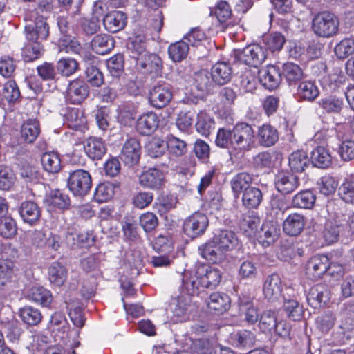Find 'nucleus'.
I'll use <instances>...</instances> for the list:
<instances>
[{
  "mask_svg": "<svg viewBox=\"0 0 354 354\" xmlns=\"http://www.w3.org/2000/svg\"><path fill=\"white\" fill-rule=\"evenodd\" d=\"M212 240L225 252L236 249L239 245V241L235 233L228 230H219Z\"/></svg>",
  "mask_w": 354,
  "mask_h": 354,
  "instance_id": "obj_25",
  "label": "nucleus"
},
{
  "mask_svg": "<svg viewBox=\"0 0 354 354\" xmlns=\"http://www.w3.org/2000/svg\"><path fill=\"white\" fill-rule=\"evenodd\" d=\"M281 76L279 68L275 65H268L259 71V82L270 91L279 86Z\"/></svg>",
  "mask_w": 354,
  "mask_h": 354,
  "instance_id": "obj_11",
  "label": "nucleus"
},
{
  "mask_svg": "<svg viewBox=\"0 0 354 354\" xmlns=\"http://www.w3.org/2000/svg\"><path fill=\"white\" fill-rule=\"evenodd\" d=\"M25 32L28 40L35 39L41 41L48 37L49 26L44 17L38 16L34 22L25 26Z\"/></svg>",
  "mask_w": 354,
  "mask_h": 354,
  "instance_id": "obj_9",
  "label": "nucleus"
},
{
  "mask_svg": "<svg viewBox=\"0 0 354 354\" xmlns=\"http://www.w3.org/2000/svg\"><path fill=\"white\" fill-rule=\"evenodd\" d=\"M327 269H328V258L323 254L312 257L306 264V274L313 280L321 278L326 273Z\"/></svg>",
  "mask_w": 354,
  "mask_h": 354,
  "instance_id": "obj_10",
  "label": "nucleus"
},
{
  "mask_svg": "<svg viewBox=\"0 0 354 354\" xmlns=\"http://www.w3.org/2000/svg\"><path fill=\"white\" fill-rule=\"evenodd\" d=\"M17 232V227L14 219L10 217L0 218V235L6 239H11Z\"/></svg>",
  "mask_w": 354,
  "mask_h": 354,
  "instance_id": "obj_62",
  "label": "nucleus"
},
{
  "mask_svg": "<svg viewBox=\"0 0 354 354\" xmlns=\"http://www.w3.org/2000/svg\"><path fill=\"white\" fill-rule=\"evenodd\" d=\"M65 117L68 127L72 129L78 130L86 123L83 112L77 108L69 109Z\"/></svg>",
  "mask_w": 354,
  "mask_h": 354,
  "instance_id": "obj_51",
  "label": "nucleus"
},
{
  "mask_svg": "<svg viewBox=\"0 0 354 354\" xmlns=\"http://www.w3.org/2000/svg\"><path fill=\"white\" fill-rule=\"evenodd\" d=\"M26 297L35 303L44 307H48L53 301V295L50 290L43 286H33L27 292Z\"/></svg>",
  "mask_w": 354,
  "mask_h": 354,
  "instance_id": "obj_27",
  "label": "nucleus"
},
{
  "mask_svg": "<svg viewBox=\"0 0 354 354\" xmlns=\"http://www.w3.org/2000/svg\"><path fill=\"white\" fill-rule=\"evenodd\" d=\"M48 201L50 205L60 209L68 208L71 203L68 196L60 190L52 192Z\"/></svg>",
  "mask_w": 354,
  "mask_h": 354,
  "instance_id": "obj_55",
  "label": "nucleus"
},
{
  "mask_svg": "<svg viewBox=\"0 0 354 354\" xmlns=\"http://www.w3.org/2000/svg\"><path fill=\"white\" fill-rule=\"evenodd\" d=\"M89 95V88L86 83L80 79L70 81L66 91V100L73 104H80Z\"/></svg>",
  "mask_w": 354,
  "mask_h": 354,
  "instance_id": "obj_7",
  "label": "nucleus"
},
{
  "mask_svg": "<svg viewBox=\"0 0 354 354\" xmlns=\"http://www.w3.org/2000/svg\"><path fill=\"white\" fill-rule=\"evenodd\" d=\"M114 195V187L109 183H103L95 188L94 198L98 203L108 201Z\"/></svg>",
  "mask_w": 354,
  "mask_h": 354,
  "instance_id": "obj_57",
  "label": "nucleus"
},
{
  "mask_svg": "<svg viewBox=\"0 0 354 354\" xmlns=\"http://www.w3.org/2000/svg\"><path fill=\"white\" fill-rule=\"evenodd\" d=\"M207 306L211 310L223 313L230 308V298L225 293L214 292L209 297Z\"/></svg>",
  "mask_w": 354,
  "mask_h": 354,
  "instance_id": "obj_32",
  "label": "nucleus"
},
{
  "mask_svg": "<svg viewBox=\"0 0 354 354\" xmlns=\"http://www.w3.org/2000/svg\"><path fill=\"white\" fill-rule=\"evenodd\" d=\"M280 234V227L274 222H266L261 225L256 239L263 247L275 242Z\"/></svg>",
  "mask_w": 354,
  "mask_h": 354,
  "instance_id": "obj_17",
  "label": "nucleus"
},
{
  "mask_svg": "<svg viewBox=\"0 0 354 354\" xmlns=\"http://www.w3.org/2000/svg\"><path fill=\"white\" fill-rule=\"evenodd\" d=\"M278 254L281 260L288 261L296 257L303 256L304 250L298 247L297 243L286 239L281 241Z\"/></svg>",
  "mask_w": 354,
  "mask_h": 354,
  "instance_id": "obj_35",
  "label": "nucleus"
},
{
  "mask_svg": "<svg viewBox=\"0 0 354 354\" xmlns=\"http://www.w3.org/2000/svg\"><path fill=\"white\" fill-rule=\"evenodd\" d=\"M59 52L81 54L82 46L78 40L68 35H64L58 41Z\"/></svg>",
  "mask_w": 354,
  "mask_h": 354,
  "instance_id": "obj_43",
  "label": "nucleus"
},
{
  "mask_svg": "<svg viewBox=\"0 0 354 354\" xmlns=\"http://www.w3.org/2000/svg\"><path fill=\"white\" fill-rule=\"evenodd\" d=\"M136 61V69L142 73H149L157 70L160 59L154 54L144 53L139 56L131 55Z\"/></svg>",
  "mask_w": 354,
  "mask_h": 354,
  "instance_id": "obj_24",
  "label": "nucleus"
},
{
  "mask_svg": "<svg viewBox=\"0 0 354 354\" xmlns=\"http://www.w3.org/2000/svg\"><path fill=\"white\" fill-rule=\"evenodd\" d=\"M306 219L302 214L294 212L290 214L283 221V230L290 236H297L304 230Z\"/></svg>",
  "mask_w": 354,
  "mask_h": 354,
  "instance_id": "obj_18",
  "label": "nucleus"
},
{
  "mask_svg": "<svg viewBox=\"0 0 354 354\" xmlns=\"http://www.w3.org/2000/svg\"><path fill=\"white\" fill-rule=\"evenodd\" d=\"M188 52V44L183 39L171 44L168 48L169 56L174 62H180L185 59Z\"/></svg>",
  "mask_w": 354,
  "mask_h": 354,
  "instance_id": "obj_49",
  "label": "nucleus"
},
{
  "mask_svg": "<svg viewBox=\"0 0 354 354\" xmlns=\"http://www.w3.org/2000/svg\"><path fill=\"white\" fill-rule=\"evenodd\" d=\"M92 185V179L88 171L76 169L69 172L67 187L75 195L83 196L88 194Z\"/></svg>",
  "mask_w": 354,
  "mask_h": 354,
  "instance_id": "obj_3",
  "label": "nucleus"
},
{
  "mask_svg": "<svg viewBox=\"0 0 354 354\" xmlns=\"http://www.w3.org/2000/svg\"><path fill=\"white\" fill-rule=\"evenodd\" d=\"M194 117L195 111L194 110H183L178 115L176 126L180 131H185L192 127Z\"/></svg>",
  "mask_w": 354,
  "mask_h": 354,
  "instance_id": "obj_64",
  "label": "nucleus"
},
{
  "mask_svg": "<svg viewBox=\"0 0 354 354\" xmlns=\"http://www.w3.org/2000/svg\"><path fill=\"white\" fill-rule=\"evenodd\" d=\"M240 306L241 310L245 311V319L249 324H254L259 319V315L257 308H255L252 301L250 299H240Z\"/></svg>",
  "mask_w": 354,
  "mask_h": 354,
  "instance_id": "obj_60",
  "label": "nucleus"
},
{
  "mask_svg": "<svg viewBox=\"0 0 354 354\" xmlns=\"http://www.w3.org/2000/svg\"><path fill=\"white\" fill-rule=\"evenodd\" d=\"M318 103L325 111L329 113H339L344 105L342 99L332 95L321 99Z\"/></svg>",
  "mask_w": 354,
  "mask_h": 354,
  "instance_id": "obj_53",
  "label": "nucleus"
},
{
  "mask_svg": "<svg viewBox=\"0 0 354 354\" xmlns=\"http://www.w3.org/2000/svg\"><path fill=\"white\" fill-rule=\"evenodd\" d=\"M139 183L145 188L158 190L163 185L164 175L156 168H149L140 175Z\"/></svg>",
  "mask_w": 354,
  "mask_h": 354,
  "instance_id": "obj_15",
  "label": "nucleus"
},
{
  "mask_svg": "<svg viewBox=\"0 0 354 354\" xmlns=\"http://www.w3.org/2000/svg\"><path fill=\"white\" fill-rule=\"evenodd\" d=\"M41 162L44 169L49 174H57L62 170L61 156L56 151L44 153Z\"/></svg>",
  "mask_w": 354,
  "mask_h": 354,
  "instance_id": "obj_31",
  "label": "nucleus"
},
{
  "mask_svg": "<svg viewBox=\"0 0 354 354\" xmlns=\"http://www.w3.org/2000/svg\"><path fill=\"white\" fill-rule=\"evenodd\" d=\"M274 185L278 192L288 194L298 188L299 178L290 173L279 172L275 176Z\"/></svg>",
  "mask_w": 354,
  "mask_h": 354,
  "instance_id": "obj_14",
  "label": "nucleus"
},
{
  "mask_svg": "<svg viewBox=\"0 0 354 354\" xmlns=\"http://www.w3.org/2000/svg\"><path fill=\"white\" fill-rule=\"evenodd\" d=\"M114 47V41L109 35H97L91 41L92 49L99 55L109 53Z\"/></svg>",
  "mask_w": 354,
  "mask_h": 354,
  "instance_id": "obj_37",
  "label": "nucleus"
},
{
  "mask_svg": "<svg viewBox=\"0 0 354 354\" xmlns=\"http://www.w3.org/2000/svg\"><path fill=\"white\" fill-rule=\"evenodd\" d=\"M281 75L284 77L289 86L299 83L306 77L301 67L292 62H287L283 65Z\"/></svg>",
  "mask_w": 354,
  "mask_h": 354,
  "instance_id": "obj_28",
  "label": "nucleus"
},
{
  "mask_svg": "<svg viewBox=\"0 0 354 354\" xmlns=\"http://www.w3.org/2000/svg\"><path fill=\"white\" fill-rule=\"evenodd\" d=\"M256 338L251 331L240 330L231 336L232 344L239 348H247L254 346Z\"/></svg>",
  "mask_w": 354,
  "mask_h": 354,
  "instance_id": "obj_40",
  "label": "nucleus"
},
{
  "mask_svg": "<svg viewBox=\"0 0 354 354\" xmlns=\"http://www.w3.org/2000/svg\"><path fill=\"white\" fill-rule=\"evenodd\" d=\"M241 200L247 209H257L263 201L262 192L258 187H249L243 192Z\"/></svg>",
  "mask_w": 354,
  "mask_h": 354,
  "instance_id": "obj_34",
  "label": "nucleus"
},
{
  "mask_svg": "<svg viewBox=\"0 0 354 354\" xmlns=\"http://www.w3.org/2000/svg\"><path fill=\"white\" fill-rule=\"evenodd\" d=\"M344 230V225L336 220H328L324 224L322 237L330 245L337 242L340 233Z\"/></svg>",
  "mask_w": 354,
  "mask_h": 354,
  "instance_id": "obj_29",
  "label": "nucleus"
},
{
  "mask_svg": "<svg viewBox=\"0 0 354 354\" xmlns=\"http://www.w3.org/2000/svg\"><path fill=\"white\" fill-rule=\"evenodd\" d=\"M316 201L315 194L309 189L303 190L295 194L292 199L293 207L310 209Z\"/></svg>",
  "mask_w": 354,
  "mask_h": 354,
  "instance_id": "obj_38",
  "label": "nucleus"
},
{
  "mask_svg": "<svg viewBox=\"0 0 354 354\" xmlns=\"http://www.w3.org/2000/svg\"><path fill=\"white\" fill-rule=\"evenodd\" d=\"M196 131L203 136H208L215 129V122L212 117L205 111H200L196 118Z\"/></svg>",
  "mask_w": 354,
  "mask_h": 354,
  "instance_id": "obj_39",
  "label": "nucleus"
},
{
  "mask_svg": "<svg viewBox=\"0 0 354 354\" xmlns=\"http://www.w3.org/2000/svg\"><path fill=\"white\" fill-rule=\"evenodd\" d=\"M173 97L172 88L166 83H158L153 86L149 94L150 104L156 109L167 106Z\"/></svg>",
  "mask_w": 354,
  "mask_h": 354,
  "instance_id": "obj_6",
  "label": "nucleus"
},
{
  "mask_svg": "<svg viewBox=\"0 0 354 354\" xmlns=\"http://www.w3.org/2000/svg\"><path fill=\"white\" fill-rule=\"evenodd\" d=\"M67 277L66 269L59 262H53L48 268V277L51 283L60 286L65 282Z\"/></svg>",
  "mask_w": 354,
  "mask_h": 354,
  "instance_id": "obj_45",
  "label": "nucleus"
},
{
  "mask_svg": "<svg viewBox=\"0 0 354 354\" xmlns=\"http://www.w3.org/2000/svg\"><path fill=\"white\" fill-rule=\"evenodd\" d=\"M232 149L239 152L249 151L254 144V130L246 123L237 124L232 129Z\"/></svg>",
  "mask_w": 354,
  "mask_h": 354,
  "instance_id": "obj_2",
  "label": "nucleus"
},
{
  "mask_svg": "<svg viewBox=\"0 0 354 354\" xmlns=\"http://www.w3.org/2000/svg\"><path fill=\"white\" fill-rule=\"evenodd\" d=\"M232 74L230 65L224 62H217L212 66L211 71L212 80L220 85L228 82L231 80Z\"/></svg>",
  "mask_w": 354,
  "mask_h": 354,
  "instance_id": "obj_30",
  "label": "nucleus"
},
{
  "mask_svg": "<svg viewBox=\"0 0 354 354\" xmlns=\"http://www.w3.org/2000/svg\"><path fill=\"white\" fill-rule=\"evenodd\" d=\"M19 212L23 221L31 225L39 221L41 217L39 207L36 203L31 201L21 203Z\"/></svg>",
  "mask_w": 354,
  "mask_h": 354,
  "instance_id": "obj_26",
  "label": "nucleus"
},
{
  "mask_svg": "<svg viewBox=\"0 0 354 354\" xmlns=\"http://www.w3.org/2000/svg\"><path fill=\"white\" fill-rule=\"evenodd\" d=\"M200 254L212 263H221L226 259V252L212 240L199 248Z\"/></svg>",
  "mask_w": 354,
  "mask_h": 354,
  "instance_id": "obj_19",
  "label": "nucleus"
},
{
  "mask_svg": "<svg viewBox=\"0 0 354 354\" xmlns=\"http://www.w3.org/2000/svg\"><path fill=\"white\" fill-rule=\"evenodd\" d=\"M196 270L202 288H214L219 284L221 273L218 269L211 266H201Z\"/></svg>",
  "mask_w": 354,
  "mask_h": 354,
  "instance_id": "obj_13",
  "label": "nucleus"
},
{
  "mask_svg": "<svg viewBox=\"0 0 354 354\" xmlns=\"http://www.w3.org/2000/svg\"><path fill=\"white\" fill-rule=\"evenodd\" d=\"M127 15L122 11L114 10L106 14L103 19L105 29L110 32H117L127 24Z\"/></svg>",
  "mask_w": 354,
  "mask_h": 354,
  "instance_id": "obj_23",
  "label": "nucleus"
},
{
  "mask_svg": "<svg viewBox=\"0 0 354 354\" xmlns=\"http://www.w3.org/2000/svg\"><path fill=\"white\" fill-rule=\"evenodd\" d=\"M236 59L241 63L252 67H257L266 58V51L257 44H250L237 50Z\"/></svg>",
  "mask_w": 354,
  "mask_h": 354,
  "instance_id": "obj_5",
  "label": "nucleus"
},
{
  "mask_svg": "<svg viewBox=\"0 0 354 354\" xmlns=\"http://www.w3.org/2000/svg\"><path fill=\"white\" fill-rule=\"evenodd\" d=\"M277 322L276 313L271 310H265L259 319V327L263 333L274 330Z\"/></svg>",
  "mask_w": 354,
  "mask_h": 354,
  "instance_id": "obj_58",
  "label": "nucleus"
},
{
  "mask_svg": "<svg viewBox=\"0 0 354 354\" xmlns=\"http://www.w3.org/2000/svg\"><path fill=\"white\" fill-rule=\"evenodd\" d=\"M312 164L319 168L325 169L332 162V156L329 150L322 146L315 148L310 153Z\"/></svg>",
  "mask_w": 354,
  "mask_h": 354,
  "instance_id": "obj_33",
  "label": "nucleus"
},
{
  "mask_svg": "<svg viewBox=\"0 0 354 354\" xmlns=\"http://www.w3.org/2000/svg\"><path fill=\"white\" fill-rule=\"evenodd\" d=\"M329 299L330 291L326 286L322 284L313 286L307 295L308 303L314 308L326 304Z\"/></svg>",
  "mask_w": 354,
  "mask_h": 354,
  "instance_id": "obj_22",
  "label": "nucleus"
},
{
  "mask_svg": "<svg viewBox=\"0 0 354 354\" xmlns=\"http://www.w3.org/2000/svg\"><path fill=\"white\" fill-rule=\"evenodd\" d=\"M260 218L257 216H245L241 223V227L245 234L249 237H257L259 233Z\"/></svg>",
  "mask_w": 354,
  "mask_h": 354,
  "instance_id": "obj_63",
  "label": "nucleus"
},
{
  "mask_svg": "<svg viewBox=\"0 0 354 354\" xmlns=\"http://www.w3.org/2000/svg\"><path fill=\"white\" fill-rule=\"evenodd\" d=\"M282 290V281L278 274L273 273L266 278L263 286V294L268 301H277L281 297Z\"/></svg>",
  "mask_w": 354,
  "mask_h": 354,
  "instance_id": "obj_8",
  "label": "nucleus"
},
{
  "mask_svg": "<svg viewBox=\"0 0 354 354\" xmlns=\"http://www.w3.org/2000/svg\"><path fill=\"white\" fill-rule=\"evenodd\" d=\"M309 160L307 153L301 150L292 152L289 157V165L292 171L302 172L308 165Z\"/></svg>",
  "mask_w": 354,
  "mask_h": 354,
  "instance_id": "obj_47",
  "label": "nucleus"
},
{
  "mask_svg": "<svg viewBox=\"0 0 354 354\" xmlns=\"http://www.w3.org/2000/svg\"><path fill=\"white\" fill-rule=\"evenodd\" d=\"M252 176L247 172H240L236 174L230 181L232 190L234 195L238 196L241 193L244 192L245 189L251 187Z\"/></svg>",
  "mask_w": 354,
  "mask_h": 354,
  "instance_id": "obj_41",
  "label": "nucleus"
},
{
  "mask_svg": "<svg viewBox=\"0 0 354 354\" xmlns=\"http://www.w3.org/2000/svg\"><path fill=\"white\" fill-rule=\"evenodd\" d=\"M183 291L189 296L197 295L199 292V288L201 286L200 279L197 276V270L194 274H190L189 272H186L182 279Z\"/></svg>",
  "mask_w": 354,
  "mask_h": 354,
  "instance_id": "obj_44",
  "label": "nucleus"
},
{
  "mask_svg": "<svg viewBox=\"0 0 354 354\" xmlns=\"http://www.w3.org/2000/svg\"><path fill=\"white\" fill-rule=\"evenodd\" d=\"M52 332L62 333L64 335L68 330V322L63 313H55L52 316L48 324Z\"/></svg>",
  "mask_w": 354,
  "mask_h": 354,
  "instance_id": "obj_61",
  "label": "nucleus"
},
{
  "mask_svg": "<svg viewBox=\"0 0 354 354\" xmlns=\"http://www.w3.org/2000/svg\"><path fill=\"white\" fill-rule=\"evenodd\" d=\"M1 330L7 339L13 344H17L20 339L22 330L16 320L1 322Z\"/></svg>",
  "mask_w": 354,
  "mask_h": 354,
  "instance_id": "obj_48",
  "label": "nucleus"
},
{
  "mask_svg": "<svg viewBox=\"0 0 354 354\" xmlns=\"http://www.w3.org/2000/svg\"><path fill=\"white\" fill-rule=\"evenodd\" d=\"M339 195L347 203H354V174L345 179L339 188Z\"/></svg>",
  "mask_w": 354,
  "mask_h": 354,
  "instance_id": "obj_54",
  "label": "nucleus"
},
{
  "mask_svg": "<svg viewBox=\"0 0 354 354\" xmlns=\"http://www.w3.org/2000/svg\"><path fill=\"white\" fill-rule=\"evenodd\" d=\"M159 122V117L156 113H145L137 120L136 131L141 135L150 136L158 129Z\"/></svg>",
  "mask_w": 354,
  "mask_h": 354,
  "instance_id": "obj_16",
  "label": "nucleus"
},
{
  "mask_svg": "<svg viewBox=\"0 0 354 354\" xmlns=\"http://www.w3.org/2000/svg\"><path fill=\"white\" fill-rule=\"evenodd\" d=\"M43 51V46L40 41L28 40V42L22 48V55L25 61L31 62L39 58Z\"/></svg>",
  "mask_w": 354,
  "mask_h": 354,
  "instance_id": "obj_50",
  "label": "nucleus"
},
{
  "mask_svg": "<svg viewBox=\"0 0 354 354\" xmlns=\"http://www.w3.org/2000/svg\"><path fill=\"white\" fill-rule=\"evenodd\" d=\"M84 151L92 160H100L106 152V145L104 140L97 137L91 136L84 142Z\"/></svg>",
  "mask_w": 354,
  "mask_h": 354,
  "instance_id": "obj_21",
  "label": "nucleus"
},
{
  "mask_svg": "<svg viewBox=\"0 0 354 354\" xmlns=\"http://www.w3.org/2000/svg\"><path fill=\"white\" fill-rule=\"evenodd\" d=\"M257 138L261 145L271 147L279 139L278 131L275 127L270 124H263L259 128Z\"/></svg>",
  "mask_w": 354,
  "mask_h": 354,
  "instance_id": "obj_36",
  "label": "nucleus"
},
{
  "mask_svg": "<svg viewBox=\"0 0 354 354\" xmlns=\"http://www.w3.org/2000/svg\"><path fill=\"white\" fill-rule=\"evenodd\" d=\"M339 21L336 15L328 11L317 14L312 21V30L319 37L329 38L339 30Z\"/></svg>",
  "mask_w": 354,
  "mask_h": 354,
  "instance_id": "obj_1",
  "label": "nucleus"
},
{
  "mask_svg": "<svg viewBox=\"0 0 354 354\" xmlns=\"http://www.w3.org/2000/svg\"><path fill=\"white\" fill-rule=\"evenodd\" d=\"M40 133L39 122L36 120H28L21 129V138L28 143H32Z\"/></svg>",
  "mask_w": 354,
  "mask_h": 354,
  "instance_id": "obj_42",
  "label": "nucleus"
},
{
  "mask_svg": "<svg viewBox=\"0 0 354 354\" xmlns=\"http://www.w3.org/2000/svg\"><path fill=\"white\" fill-rule=\"evenodd\" d=\"M283 310L289 318L294 321L299 320L303 315V307L295 299H285Z\"/></svg>",
  "mask_w": 354,
  "mask_h": 354,
  "instance_id": "obj_56",
  "label": "nucleus"
},
{
  "mask_svg": "<svg viewBox=\"0 0 354 354\" xmlns=\"http://www.w3.org/2000/svg\"><path fill=\"white\" fill-rule=\"evenodd\" d=\"M319 95V90L313 80H301L297 86L295 96L299 101L312 102Z\"/></svg>",
  "mask_w": 354,
  "mask_h": 354,
  "instance_id": "obj_20",
  "label": "nucleus"
},
{
  "mask_svg": "<svg viewBox=\"0 0 354 354\" xmlns=\"http://www.w3.org/2000/svg\"><path fill=\"white\" fill-rule=\"evenodd\" d=\"M19 316L21 320L28 326H36L42 319L40 310L30 306H26L19 310Z\"/></svg>",
  "mask_w": 354,
  "mask_h": 354,
  "instance_id": "obj_46",
  "label": "nucleus"
},
{
  "mask_svg": "<svg viewBox=\"0 0 354 354\" xmlns=\"http://www.w3.org/2000/svg\"><path fill=\"white\" fill-rule=\"evenodd\" d=\"M317 185L321 194L328 196L335 193L338 183L333 176H324L319 178Z\"/></svg>",
  "mask_w": 354,
  "mask_h": 354,
  "instance_id": "obj_59",
  "label": "nucleus"
},
{
  "mask_svg": "<svg viewBox=\"0 0 354 354\" xmlns=\"http://www.w3.org/2000/svg\"><path fill=\"white\" fill-rule=\"evenodd\" d=\"M57 69L62 76L70 77L79 69V64L75 59L64 57L57 62Z\"/></svg>",
  "mask_w": 354,
  "mask_h": 354,
  "instance_id": "obj_52",
  "label": "nucleus"
},
{
  "mask_svg": "<svg viewBox=\"0 0 354 354\" xmlns=\"http://www.w3.org/2000/svg\"><path fill=\"white\" fill-rule=\"evenodd\" d=\"M209 225V220L206 214L200 212H195L187 217L183 222V232L192 239L203 234Z\"/></svg>",
  "mask_w": 354,
  "mask_h": 354,
  "instance_id": "obj_4",
  "label": "nucleus"
},
{
  "mask_svg": "<svg viewBox=\"0 0 354 354\" xmlns=\"http://www.w3.org/2000/svg\"><path fill=\"white\" fill-rule=\"evenodd\" d=\"M140 156V145L135 138L127 140L122 149L120 155L121 160L127 166L131 167L136 165Z\"/></svg>",
  "mask_w": 354,
  "mask_h": 354,
  "instance_id": "obj_12",
  "label": "nucleus"
}]
</instances>
